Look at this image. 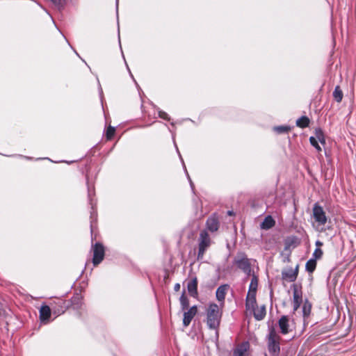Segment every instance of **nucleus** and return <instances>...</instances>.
Returning <instances> with one entry per match:
<instances>
[{"instance_id": "nucleus-18", "label": "nucleus", "mask_w": 356, "mask_h": 356, "mask_svg": "<svg viewBox=\"0 0 356 356\" xmlns=\"http://www.w3.org/2000/svg\"><path fill=\"white\" fill-rule=\"evenodd\" d=\"M293 310L296 311L300 306L302 302V294L298 292L297 289L295 287L293 290Z\"/></svg>"}, {"instance_id": "nucleus-22", "label": "nucleus", "mask_w": 356, "mask_h": 356, "mask_svg": "<svg viewBox=\"0 0 356 356\" xmlns=\"http://www.w3.org/2000/svg\"><path fill=\"white\" fill-rule=\"evenodd\" d=\"M343 97V92H342L340 86H337L333 92V97H334V100L337 102L340 103L342 101Z\"/></svg>"}, {"instance_id": "nucleus-13", "label": "nucleus", "mask_w": 356, "mask_h": 356, "mask_svg": "<svg viewBox=\"0 0 356 356\" xmlns=\"http://www.w3.org/2000/svg\"><path fill=\"white\" fill-rule=\"evenodd\" d=\"M187 289L188 293L192 297L197 296V277H194L191 281L188 282L187 284Z\"/></svg>"}, {"instance_id": "nucleus-1", "label": "nucleus", "mask_w": 356, "mask_h": 356, "mask_svg": "<svg viewBox=\"0 0 356 356\" xmlns=\"http://www.w3.org/2000/svg\"><path fill=\"white\" fill-rule=\"evenodd\" d=\"M222 317V311L216 303H211L207 309V324L210 329L218 330Z\"/></svg>"}, {"instance_id": "nucleus-24", "label": "nucleus", "mask_w": 356, "mask_h": 356, "mask_svg": "<svg viewBox=\"0 0 356 356\" xmlns=\"http://www.w3.org/2000/svg\"><path fill=\"white\" fill-rule=\"evenodd\" d=\"M315 138L323 145L325 144V138L323 130L317 128L314 131Z\"/></svg>"}, {"instance_id": "nucleus-23", "label": "nucleus", "mask_w": 356, "mask_h": 356, "mask_svg": "<svg viewBox=\"0 0 356 356\" xmlns=\"http://www.w3.org/2000/svg\"><path fill=\"white\" fill-rule=\"evenodd\" d=\"M246 346L241 344L234 350L233 356H246Z\"/></svg>"}, {"instance_id": "nucleus-28", "label": "nucleus", "mask_w": 356, "mask_h": 356, "mask_svg": "<svg viewBox=\"0 0 356 356\" xmlns=\"http://www.w3.org/2000/svg\"><path fill=\"white\" fill-rule=\"evenodd\" d=\"M312 310V304L308 301L305 300L302 307L303 316L307 317L309 316Z\"/></svg>"}, {"instance_id": "nucleus-34", "label": "nucleus", "mask_w": 356, "mask_h": 356, "mask_svg": "<svg viewBox=\"0 0 356 356\" xmlns=\"http://www.w3.org/2000/svg\"><path fill=\"white\" fill-rule=\"evenodd\" d=\"M180 287H181L180 284L179 283H177L174 286V290L175 291H179L180 290Z\"/></svg>"}, {"instance_id": "nucleus-3", "label": "nucleus", "mask_w": 356, "mask_h": 356, "mask_svg": "<svg viewBox=\"0 0 356 356\" xmlns=\"http://www.w3.org/2000/svg\"><path fill=\"white\" fill-rule=\"evenodd\" d=\"M281 337L275 332L274 328L270 330L268 337V350L273 356H278L280 352Z\"/></svg>"}, {"instance_id": "nucleus-11", "label": "nucleus", "mask_w": 356, "mask_h": 356, "mask_svg": "<svg viewBox=\"0 0 356 356\" xmlns=\"http://www.w3.org/2000/svg\"><path fill=\"white\" fill-rule=\"evenodd\" d=\"M197 312V307L193 306L187 312L184 313L183 324L185 327H187L190 325L191 321L196 315Z\"/></svg>"}, {"instance_id": "nucleus-27", "label": "nucleus", "mask_w": 356, "mask_h": 356, "mask_svg": "<svg viewBox=\"0 0 356 356\" xmlns=\"http://www.w3.org/2000/svg\"><path fill=\"white\" fill-rule=\"evenodd\" d=\"M291 129V127L286 125L277 126L273 128V130L278 134L289 133Z\"/></svg>"}, {"instance_id": "nucleus-7", "label": "nucleus", "mask_w": 356, "mask_h": 356, "mask_svg": "<svg viewBox=\"0 0 356 356\" xmlns=\"http://www.w3.org/2000/svg\"><path fill=\"white\" fill-rule=\"evenodd\" d=\"M313 217L319 225H325L327 221L323 208L318 203H315L313 207Z\"/></svg>"}, {"instance_id": "nucleus-16", "label": "nucleus", "mask_w": 356, "mask_h": 356, "mask_svg": "<svg viewBox=\"0 0 356 356\" xmlns=\"http://www.w3.org/2000/svg\"><path fill=\"white\" fill-rule=\"evenodd\" d=\"M228 284H223L220 286L216 290V298L218 301H224L227 290L229 289Z\"/></svg>"}, {"instance_id": "nucleus-20", "label": "nucleus", "mask_w": 356, "mask_h": 356, "mask_svg": "<svg viewBox=\"0 0 356 356\" xmlns=\"http://www.w3.org/2000/svg\"><path fill=\"white\" fill-rule=\"evenodd\" d=\"M310 120L308 117L304 115L298 118L296 121V126L300 128H306L309 127Z\"/></svg>"}, {"instance_id": "nucleus-14", "label": "nucleus", "mask_w": 356, "mask_h": 356, "mask_svg": "<svg viewBox=\"0 0 356 356\" xmlns=\"http://www.w3.org/2000/svg\"><path fill=\"white\" fill-rule=\"evenodd\" d=\"M278 325L281 331V333L283 334H286L289 333V318L286 316H282L279 321Z\"/></svg>"}, {"instance_id": "nucleus-38", "label": "nucleus", "mask_w": 356, "mask_h": 356, "mask_svg": "<svg viewBox=\"0 0 356 356\" xmlns=\"http://www.w3.org/2000/svg\"><path fill=\"white\" fill-rule=\"evenodd\" d=\"M184 356H188L187 355H185Z\"/></svg>"}, {"instance_id": "nucleus-26", "label": "nucleus", "mask_w": 356, "mask_h": 356, "mask_svg": "<svg viewBox=\"0 0 356 356\" xmlns=\"http://www.w3.org/2000/svg\"><path fill=\"white\" fill-rule=\"evenodd\" d=\"M179 300L183 310H185L188 308L189 300L186 296L185 291H183Z\"/></svg>"}, {"instance_id": "nucleus-32", "label": "nucleus", "mask_w": 356, "mask_h": 356, "mask_svg": "<svg viewBox=\"0 0 356 356\" xmlns=\"http://www.w3.org/2000/svg\"><path fill=\"white\" fill-rule=\"evenodd\" d=\"M159 116L161 118H162L163 120H168V121L170 119L169 115H168V114L166 112L163 111H161L159 112Z\"/></svg>"}, {"instance_id": "nucleus-2", "label": "nucleus", "mask_w": 356, "mask_h": 356, "mask_svg": "<svg viewBox=\"0 0 356 356\" xmlns=\"http://www.w3.org/2000/svg\"><path fill=\"white\" fill-rule=\"evenodd\" d=\"M197 241L198 252L197 259L202 260L204 258L206 251L212 245L213 241L207 229L200 231Z\"/></svg>"}, {"instance_id": "nucleus-5", "label": "nucleus", "mask_w": 356, "mask_h": 356, "mask_svg": "<svg viewBox=\"0 0 356 356\" xmlns=\"http://www.w3.org/2000/svg\"><path fill=\"white\" fill-rule=\"evenodd\" d=\"M93 253L92 264L95 266H98L104 259L105 248L102 243L97 242L92 245Z\"/></svg>"}, {"instance_id": "nucleus-10", "label": "nucleus", "mask_w": 356, "mask_h": 356, "mask_svg": "<svg viewBox=\"0 0 356 356\" xmlns=\"http://www.w3.org/2000/svg\"><path fill=\"white\" fill-rule=\"evenodd\" d=\"M82 300L83 296L81 294V290L79 289V291L76 290L71 299L67 300V301L70 302V308H72L76 310L81 309L83 305Z\"/></svg>"}, {"instance_id": "nucleus-19", "label": "nucleus", "mask_w": 356, "mask_h": 356, "mask_svg": "<svg viewBox=\"0 0 356 356\" xmlns=\"http://www.w3.org/2000/svg\"><path fill=\"white\" fill-rule=\"evenodd\" d=\"M275 225V221L271 216H266L261 224V228L263 229H269L273 227Z\"/></svg>"}, {"instance_id": "nucleus-12", "label": "nucleus", "mask_w": 356, "mask_h": 356, "mask_svg": "<svg viewBox=\"0 0 356 356\" xmlns=\"http://www.w3.org/2000/svg\"><path fill=\"white\" fill-rule=\"evenodd\" d=\"M256 294L257 293L248 292L245 301L246 309H254L257 304Z\"/></svg>"}, {"instance_id": "nucleus-17", "label": "nucleus", "mask_w": 356, "mask_h": 356, "mask_svg": "<svg viewBox=\"0 0 356 356\" xmlns=\"http://www.w3.org/2000/svg\"><path fill=\"white\" fill-rule=\"evenodd\" d=\"M51 309L48 305H42L40 309V318L42 321H47L51 316Z\"/></svg>"}, {"instance_id": "nucleus-15", "label": "nucleus", "mask_w": 356, "mask_h": 356, "mask_svg": "<svg viewBox=\"0 0 356 356\" xmlns=\"http://www.w3.org/2000/svg\"><path fill=\"white\" fill-rule=\"evenodd\" d=\"M254 317L257 321L263 320L266 314V309L265 305H261L260 307H254Z\"/></svg>"}, {"instance_id": "nucleus-37", "label": "nucleus", "mask_w": 356, "mask_h": 356, "mask_svg": "<svg viewBox=\"0 0 356 356\" xmlns=\"http://www.w3.org/2000/svg\"><path fill=\"white\" fill-rule=\"evenodd\" d=\"M216 335H217V337H218V332L216 331Z\"/></svg>"}, {"instance_id": "nucleus-4", "label": "nucleus", "mask_w": 356, "mask_h": 356, "mask_svg": "<svg viewBox=\"0 0 356 356\" xmlns=\"http://www.w3.org/2000/svg\"><path fill=\"white\" fill-rule=\"evenodd\" d=\"M233 264L240 270L243 271L248 275H250L252 271L250 260L248 255L243 252H237L233 260Z\"/></svg>"}, {"instance_id": "nucleus-36", "label": "nucleus", "mask_w": 356, "mask_h": 356, "mask_svg": "<svg viewBox=\"0 0 356 356\" xmlns=\"http://www.w3.org/2000/svg\"><path fill=\"white\" fill-rule=\"evenodd\" d=\"M227 214H228L229 216H232V215H233V211H228Z\"/></svg>"}, {"instance_id": "nucleus-9", "label": "nucleus", "mask_w": 356, "mask_h": 356, "mask_svg": "<svg viewBox=\"0 0 356 356\" xmlns=\"http://www.w3.org/2000/svg\"><path fill=\"white\" fill-rule=\"evenodd\" d=\"M207 230L211 232H216L220 227L219 217L216 213H213L206 221Z\"/></svg>"}, {"instance_id": "nucleus-30", "label": "nucleus", "mask_w": 356, "mask_h": 356, "mask_svg": "<svg viewBox=\"0 0 356 356\" xmlns=\"http://www.w3.org/2000/svg\"><path fill=\"white\" fill-rule=\"evenodd\" d=\"M318 140L314 136H311L309 138V142H310L311 145L314 147H315V149L317 150V152H321L322 151V149H321V146L318 145Z\"/></svg>"}, {"instance_id": "nucleus-21", "label": "nucleus", "mask_w": 356, "mask_h": 356, "mask_svg": "<svg viewBox=\"0 0 356 356\" xmlns=\"http://www.w3.org/2000/svg\"><path fill=\"white\" fill-rule=\"evenodd\" d=\"M258 277L254 273L252 274L251 282L249 286L248 292L257 293L258 287Z\"/></svg>"}, {"instance_id": "nucleus-8", "label": "nucleus", "mask_w": 356, "mask_h": 356, "mask_svg": "<svg viewBox=\"0 0 356 356\" xmlns=\"http://www.w3.org/2000/svg\"><path fill=\"white\" fill-rule=\"evenodd\" d=\"M299 272V266L297 265L295 269L292 268H284L282 271V279L288 282H293L296 280Z\"/></svg>"}, {"instance_id": "nucleus-25", "label": "nucleus", "mask_w": 356, "mask_h": 356, "mask_svg": "<svg viewBox=\"0 0 356 356\" xmlns=\"http://www.w3.org/2000/svg\"><path fill=\"white\" fill-rule=\"evenodd\" d=\"M316 267V260L314 259H310L306 263L305 268L307 271L312 273H313Z\"/></svg>"}, {"instance_id": "nucleus-6", "label": "nucleus", "mask_w": 356, "mask_h": 356, "mask_svg": "<svg viewBox=\"0 0 356 356\" xmlns=\"http://www.w3.org/2000/svg\"><path fill=\"white\" fill-rule=\"evenodd\" d=\"M50 305L54 313L58 315L63 314L67 309H70V302L62 298L53 300Z\"/></svg>"}, {"instance_id": "nucleus-29", "label": "nucleus", "mask_w": 356, "mask_h": 356, "mask_svg": "<svg viewBox=\"0 0 356 356\" xmlns=\"http://www.w3.org/2000/svg\"><path fill=\"white\" fill-rule=\"evenodd\" d=\"M115 134V128L109 125L106 131V138L107 140H111L113 139L114 135Z\"/></svg>"}, {"instance_id": "nucleus-35", "label": "nucleus", "mask_w": 356, "mask_h": 356, "mask_svg": "<svg viewBox=\"0 0 356 356\" xmlns=\"http://www.w3.org/2000/svg\"><path fill=\"white\" fill-rule=\"evenodd\" d=\"M322 245H323V243H322V242H321V241H317L316 242V246H318V247H320V246H321Z\"/></svg>"}, {"instance_id": "nucleus-33", "label": "nucleus", "mask_w": 356, "mask_h": 356, "mask_svg": "<svg viewBox=\"0 0 356 356\" xmlns=\"http://www.w3.org/2000/svg\"><path fill=\"white\" fill-rule=\"evenodd\" d=\"M54 4L57 6H63L65 0H51Z\"/></svg>"}, {"instance_id": "nucleus-31", "label": "nucleus", "mask_w": 356, "mask_h": 356, "mask_svg": "<svg viewBox=\"0 0 356 356\" xmlns=\"http://www.w3.org/2000/svg\"><path fill=\"white\" fill-rule=\"evenodd\" d=\"M323 254V250L320 248H316L313 253V257H314V259H320L322 257Z\"/></svg>"}]
</instances>
